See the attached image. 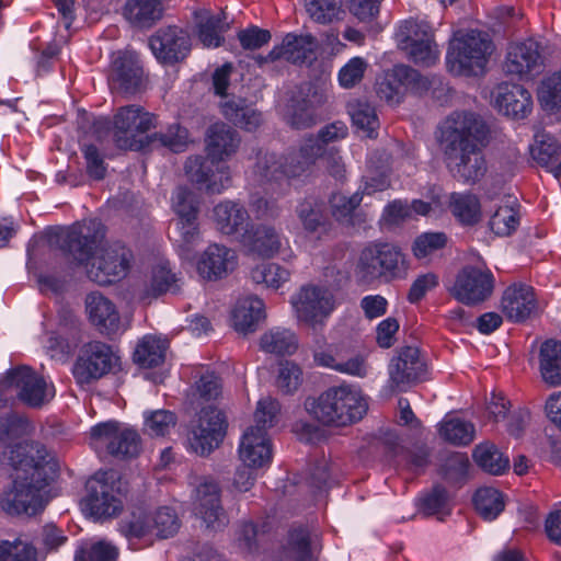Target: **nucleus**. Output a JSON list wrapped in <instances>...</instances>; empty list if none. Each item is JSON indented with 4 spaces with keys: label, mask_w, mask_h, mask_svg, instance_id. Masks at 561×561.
Listing matches in <instances>:
<instances>
[{
    "label": "nucleus",
    "mask_w": 561,
    "mask_h": 561,
    "mask_svg": "<svg viewBox=\"0 0 561 561\" xmlns=\"http://www.w3.org/2000/svg\"><path fill=\"white\" fill-rule=\"evenodd\" d=\"M105 241V227L96 219L82 220L56 234V243L77 264L85 266Z\"/></svg>",
    "instance_id": "nucleus-6"
},
{
    "label": "nucleus",
    "mask_w": 561,
    "mask_h": 561,
    "mask_svg": "<svg viewBox=\"0 0 561 561\" xmlns=\"http://www.w3.org/2000/svg\"><path fill=\"white\" fill-rule=\"evenodd\" d=\"M198 25V38L205 47H219L224 42L222 34L229 27V24L224 21L226 14L221 11L217 15H211L208 11L204 10L196 14Z\"/></svg>",
    "instance_id": "nucleus-40"
},
{
    "label": "nucleus",
    "mask_w": 561,
    "mask_h": 561,
    "mask_svg": "<svg viewBox=\"0 0 561 561\" xmlns=\"http://www.w3.org/2000/svg\"><path fill=\"white\" fill-rule=\"evenodd\" d=\"M216 229L225 236H240L251 226L250 215L245 207L233 201H224L213 209Z\"/></svg>",
    "instance_id": "nucleus-33"
},
{
    "label": "nucleus",
    "mask_w": 561,
    "mask_h": 561,
    "mask_svg": "<svg viewBox=\"0 0 561 561\" xmlns=\"http://www.w3.org/2000/svg\"><path fill=\"white\" fill-rule=\"evenodd\" d=\"M347 108L353 124L366 136L374 137V133L379 127L375 108L369 103L358 100L348 103Z\"/></svg>",
    "instance_id": "nucleus-55"
},
{
    "label": "nucleus",
    "mask_w": 561,
    "mask_h": 561,
    "mask_svg": "<svg viewBox=\"0 0 561 561\" xmlns=\"http://www.w3.org/2000/svg\"><path fill=\"white\" fill-rule=\"evenodd\" d=\"M84 510L95 518L113 517L123 508L122 481L114 470L98 472L88 482Z\"/></svg>",
    "instance_id": "nucleus-7"
},
{
    "label": "nucleus",
    "mask_w": 561,
    "mask_h": 561,
    "mask_svg": "<svg viewBox=\"0 0 561 561\" xmlns=\"http://www.w3.org/2000/svg\"><path fill=\"white\" fill-rule=\"evenodd\" d=\"M111 347L94 341L85 344L75 364L73 376L81 383H90L107 374L116 362Z\"/></svg>",
    "instance_id": "nucleus-18"
},
{
    "label": "nucleus",
    "mask_w": 561,
    "mask_h": 561,
    "mask_svg": "<svg viewBox=\"0 0 561 561\" xmlns=\"http://www.w3.org/2000/svg\"><path fill=\"white\" fill-rule=\"evenodd\" d=\"M309 413L324 425L347 426L363 419L368 410L362 390L351 385L334 386L307 402Z\"/></svg>",
    "instance_id": "nucleus-1"
},
{
    "label": "nucleus",
    "mask_w": 561,
    "mask_h": 561,
    "mask_svg": "<svg viewBox=\"0 0 561 561\" xmlns=\"http://www.w3.org/2000/svg\"><path fill=\"white\" fill-rule=\"evenodd\" d=\"M221 111L227 119L247 130H254L262 123V114L243 100L226 101L221 104Z\"/></svg>",
    "instance_id": "nucleus-44"
},
{
    "label": "nucleus",
    "mask_w": 561,
    "mask_h": 561,
    "mask_svg": "<svg viewBox=\"0 0 561 561\" xmlns=\"http://www.w3.org/2000/svg\"><path fill=\"white\" fill-rule=\"evenodd\" d=\"M264 318V302L253 296L239 299L232 311L233 328L242 334L254 332Z\"/></svg>",
    "instance_id": "nucleus-38"
},
{
    "label": "nucleus",
    "mask_w": 561,
    "mask_h": 561,
    "mask_svg": "<svg viewBox=\"0 0 561 561\" xmlns=\"http://www.w3.org/2000/svg\"><path fill=\"white\" fill-rule=\"evenodd\" d=\"M260 346L266 353L291 355L298 348V340L288 329L273 328L261 336Z\"/></svg>",
    "instance_id": "nucleus-45"
},
{
    "label": "nucleus",
    "mask_w": 561,
    "mask_h": 561,
    "mask_svg": "<svg viewBox=\"0 0 561 561\" xmlns=\"http://www.w3.org/2000/svg\"><path fill=\"white\" fill-rule=\"evenodd\" d=\"M181 279L172 271L169 261L160 260L152 267L149 283L146 286L147 297H158L168 291L175 293L180 289Z\"/></svg>",
    "instance_id": "nucleus-41"
},
{
    "label": "nucleus",
    "mask_w": 561,
    "mask_h": 561,
    "mask_svg": "<svg viewBox=\"0 0 561 561\" xmlns=\"http://www.w3.org/2000/svg\"><path fill=\"white\" fill-rule=\"evenodd\" d=\"M142 81V68L134 51H121L112 62L111 88L122 93H134Z\"/></svg>",
    "instance_id": "nucleus-27"
},
{
    "label": "nucleus",
    "mask_w": 561,
    "mask_h": 561,
    "mask_svg": "<svg viewBox=\"0 0 561 561\" xmlns=\"http://www.w3.org/2000/svg\"><path fill=\"white\" fill-rule=\"evenodd\" d=\"M390 388L404 391L408 387L422 380L426 364L417 347H401L388 366Z\"/></svg>",
    "instance_id": "nucleus-20"
},
{
    "label": "nucleus",
    "mask_w": 561,
    "mask_h": 561,
    "mask_svg": "<svg viewBox=\"0 0 561 561\" xmlns=\"http://www.w3.org/2000/svg\"><path fill=\"white\" fill-rule=\"evenodd\" d=\"M493 100L499 111L513 119L527 117L533 108L531 95L520 84H499L493 91Z\"/></svg>",
    "instance_id": "nucleus-28"
},
{
    "label": "nucleus",
    "mask_w": 561,
    "mask_h": 561,
    "mask_svg": "<svg viewBox=\"0 0 561 561\" xmlns=\"http://www.w3.org/2000/svg\"><path fill=\"white\" fill-rule=\"evenodd\" d=\"M322 154L323 146L318 140L312 136L305 138L298 150L284 156L287 178L301 176Z\"/></svg>",
    "instance_id": "nucleus-36"
},
{
    "label": "nucleus",
    "mask_w": 561,
    "mask_h": 561,
    "mask_svg": "<svg viewBox=\"0 0 561 561\" xmlns=\"http://www.w3.org/2000/svg\"><path fill=\"white\" fill-rule=\"evenodd\" d=\"M168 341L157 336H145L137 345L134 358L144 367H153L164 359Z\"/></svg>",
    "instance_id": "nucleus-49"
},
{
    "label": "nucleus",
    "mask_w": 561,
    "mask_h": 561,
    "mask_svg": "<svg viewBox=\"0 0 561 561\" xmlns=\"http://www.w3.org/2000/svg\"><path fill=\"white\" fill-rule=\"evenodd\" d=\"M488 127L473 113L454 112L438 128V142L443 156L457 150L482 145L486 140Z\"/></svg>",
    "instance_id": "nucleus-4"
},
{
    "label": "nucleus",
    "mask_w": 561,
    "mask_h": 561,
    "mask_svg": "<svg viewBox=\"0 0 561 561\" xmlns=\"http://www.w3.org/2000/svg\"><path fill=\"white\" fill-rule=\"evenodd\" d=\"M163 0H127L122 9L124 19L137 28H149L162 18Z\"/></svg>",
    "instance_id": "nucleus-37"
},
{
    "label": "nucleus",
    "mask_w": 561,
    "mask_h": 561,
    "mask_svg": "<svg viewBox=\"0 0 561 561\" xmlns=\"http://www.w3.org/2000/svg\"><path fill=\"white\" fill-rule=\"evenodd\" d=\"M7 383L27 407L38 409L55 397V387L28 366H20L7 374Z\"/></svg>",
    "instance_id": "nucleus-15"
},
{
    "label": "nucleus",
    "mask_w": 561,
    "mask_h": 561,
    "mask_svg": "<svg viewBox=\"0 0 561 561\" xmlns=\"http://www.w3.org/2000/svg\"><path fill=\"white\" fill-rule=\"evenodd\" d=\"M492 53V42L480 31L457 32L447 51V67L455 76H479Z\"/></svg>",
    "instance_id": "nucleus-3"
},
{
    "label": "nucleus",
    "mask_w": 561,
    "mask_h": 561,
    "mask_svg": "<svg viewBox=\"0 0 561 561\" xmlns=\"http://www.w3.org/2000/svg\"><path fill=\"white\" fill-rule=\"evenodd\" d=\"M133 262V253L124 244L114 242L99 249L88 264L85 274L99 285H110L127 276Z\"/></svg>",
    "instance_id": "nucleus-8"
},
{
    "label": "nucleus",
    "mask_w": 561,
    "mask_h": 561,
    "mask_svg": "<svg viewBox=\"0 0 561 561\" xmlns=\"http://www.w3.org/2000/svg\"><path fill=\"white\" fill-rule=\"evenodd\" d=\"M444 160L453 176L468 184L480 181L486 172V162L479 145L444 156Z\"/></svg>",
    "instance_id": "nucleus-26"
},
{
    "label": "nucleus",
    "mask_w": 561,
    "mask_h": 561,
    "mask_svg": "<svg viewBox=\"0 0 561 561\" xmlns=\"http://www.w3.org/2000/svg\"><path fill=\"white\" fill-rule=\"evenodd\" d=\"M530 153L534 160L545 165L552 172V167L560 160V146L549 134L539 131L535 135L534 144L530 146Z\"/></svg>",
    "instance_id": "nucleus-53"
},
{
    "label": "nucleus",
    "mask_w": 561,
    "mask_h": 561,
    "mask_svg": "<svg viewBox=\"0 0 561 561\" xmlns=\"http://www.w3.org/2000/svg\"><path fill=\"white\" fill-rule=\"evenodd\" d=\"M91 445L96 451H107L121 458L135 457L140 450L136 431L116 421L100 423L91 428Z\"/></svg>",
    "instance_id": "nucleus-10"
},
{
    "label": "nucleus",
    "mask_w": 561,
    "mask_h": 561,
    "mask_svg": "<svg viewBox=\"0 0 561 561\" xmlns=\"http://www.w3.org/2000/svg\"><path fill=\"white\" fill-rule=\"evenodd\" d=\"M538 100L546 111L561 108V71L542 80L538 89Z\"/></svg>",
    "instance_id": "nucleus-62"
},
{
    "label": "nucleus",
    "mask_w": 561,
    "mask_h": 561,
    "mask_svg": "<svg viewBox=\"0 0 561 561\" xmlns=\"http://www.w3.org/2000/svg\"><path fill=\"white\" fill-rule=\"evenodd\" d=\"M404 270V255L390 243L371 244L365 248L357 264L358 277L370 283L382 276H397Z\"/></svg>",
    "instance_id": "nucleus-9"
},
{
    "label": "nucleus",
    "mask_w": 561,
    "mask_h": 561,
    "mask_svg": "<svg viewBox=\"0 0 561 561\" xmlns=\"http://www.w3.org/2000/svg\"><path fill=\"white\" fill-rule=\"evenodd\" d=\"M473 458L483 470L492 474H501L510 467V459L491 443L476 446Z\"/></svg>",
    "instance_id": "nucleus-48"
},
{
    "label": "nucleus",
    "mask_w": 561,
    "mask_h": 561,
    "mask_svg": "<svg viewBox=\"0 0 561 561\" xmlns=\"http://www.w3.org/2000/svg\"><path fill=\"white\" fill-rule=\"evenodd\" d=\"M238 265L234 250L220 244L210 243L199 255L197 273L206 280H218L232 273Z\"/></svg>",
    "instance_id": "nucleus-25"
},
{
    "label": "nucleus",
    "mask_w": 561,
    "mask_h": 561,
    "mask_svg": "<svg viewBox=\"0 0 561 561\" xmlns=\"http://www.w3.org/2000/svg\"><path fill=\"white\" fill-rule=\"evenodd\" d=\"M172 208L176 219H196L198 218V201L195 194L183 186L175 190L172 196Z\"/></svg>",
    "instance_id": "nucleus-63"
},
{
    "label": "nucleus",
    "mask_w": 561,
    "mask_h": 561,
    "mask_svg": "<svg viewBox=\"0 0 561 561\" xmlns=\"http://www.w3.org/2000/svg\"><path fill=\"white\" fill-rule=\"evenodd\" d=\"M0 561H37V550L21 538L13 541L1 540Z\"/></svg>",
    "instance_id": "nucleus-60"
},
{
    "label": "nucleus",
    "mask_w": 561,
    "mask_h": 561,
    "mask_svg": "<svg viewBox=\"0 0 561 561\" xmlns=\"http://www.w3.org/2000/svg\"><path fill=\"white\" fill-rule=\"evenodd\" d=\"M448 208L455 218L462 225L472 226L481 219V204L474 194H450Z\"/></svg>",
    "instance_id": "nucleus-43"
},
{
    "label": "nucleus",
    "mask_w": 561,
    "mask_h": 561,
    "mask_svg": "<svg viewBox=\"0 0 561 561\" xmlns=\"http://www.w3.org/2000/svg\"><path fill=\"white\" fill-rule=\"evenodd\" d=\"M1 463L10 467L12 472L23 471L34 474L44 471V467L51 466L53 474H57V463L50 458L46 447L38 442L23 440L8 444L3 447Z\"/></svg>",
    "instance_id": "nucleus-14"
},
{
    "label": "nucleus",
    "mask_w": 561,
    "mask_h": 561,
    "mask_svg": "<svg viewBox=\"0 0 561 561\" xmlns=\"http://www.w3.org/2000/svg\"><path fill=\"white\" fill-rule=\"evenodd\" d=\"M253 283L277 290L290 278V272L277 263H262L251 270Z\"/></svg>",
    "instance_id": "nucleus-51"
},
{
    "label": "nucleus",
    "mask_w": 561,
    "mask_h": 561,
    "mask_svg": "<svg viewBox=\"0 0 561 561\" xmlns=\"http://www.w3.org/2000/svg\"><path fill=\"white\" fill-rule=\"evenodd\" d=\"M220 494L219 483L211 477H203L193 494L196 515L202 518L207 528L213 530H218L228 523Z\"/></svg>",
    "instance_id": "nucleus-17"
},
{
    "label": "nucleus",
    "mask_w": 561,
    "mask_h": 561,
    "mask_svg": "<svg viewBox=\"0 0 561 561\" xmlns=\"http://www.w3.org/2000/svg\"><path fill=\"white\" fill-rule=\"evenodd\" d=\"M149 47L158 60L174 64L183 60L191 50V42L186 32L178 26L159 28L150 38Z\"/></svg>",
    "instance_id": "nucleus-22"
},
{
    "label": "nucleus",
    "mask_w": 561,
    "mask_h": 561,
    "mask_svg": "<svg viewBox=\"0 0 561 561\" xmlns=\"http://www.w3.org/2000/svg\"><path fill=\"white\" fill-rule=\"evenodd\" d=\"M317 549V535H311L307 528L299 527L289 533L286 557L290 561H316Z\"/></svg>",
    "instance_id": "nucleus-42"
},
{
    "label": "nucleus",
    "mask_w": 561,
    "mask_h": 561,
    "mask_svg": "<svg viewBox=\"0 0 561 561\" xmlns=\"http://www.w3.org/2000/svg\"><path fill=\"white\" fill-rule=\"evenodd\" d=\"M43 470L34 474L11 472L0 492V511L9 516H33L43 511L42 491L56 477L51 466Z\"/></svg>",
    "instance_id": "nucleus-2"
},
{
    "label": "nucleus",
    "mask_w": 561,
    "mask_h": 561,
    "mask_svg": "<svg viewBox=\"0 0 561 561\" xmlns=\"http://www.w3.org/2000/svg\"><path fill=\"white\" fill-rule=\"evenodd\" d=\"M151 518L154 538H169L180 528L178 514L172 507H159L151 513Z\"/></svg>",
    "instance_id": "nucleus-61"
},
{
    "label": "nucleus",
    "mask_w": 561,
    "mask_h": 561,
    "mask_svg": "<svg viewBox=\"0 0 561 561\" xmlns=\"http://www.w3.org/2000/svg\"><path fill=\"white\" fill-rule=\"evenodd\" d=\"M362 201L363 195L359 191L351 196L334 193L329 201L331 214L335 220L342 224H352L353 215Z\"/></svg>",
    "instance_id": "nucleus-56"
},
{
    "label": "nucleus",
    "mask_w": 561,
    "mask_h": 561,
    "mask_svg": "<svg viewBox=\"0 0 561 561\" xmlns=\"http://www.w3.org/2000/svg\"><path fill=\"white\" fill-rule=\"evenodd\" d=\"M542 62L539 43L529 38L508 46L504 70L507 75L524 79L538 73Z\"/></svg>",
    "instance_id": "nucleus-23"
},
{
    "label": "nucleus",
    "mask_w": 561,
    "mask_h": 561,
    "mask_svg": "<svg viewBox=\"0 0 561 561\" xmlns=\"http://www.w3.org/2000/svg\"><path fill=\"white\" fill-rule=\"evenodd\" d=\"M421 508L425 514L436 515L438 519H443L444 516L450 513V496L444 488L439 485L434 486L433 490L422 499Z\"/></svg>",
    "instance_id": "nucleus-64"
},
{
    "label": "nucleus",
    "mask_w": 561,
    "mask_h": 561,
    "mask_svg": "<svg viewBox=\"0 0 561 561\" xmlns=\"http://www.w3.org/2000/svg\"><path fill=\"white\" fill-rule=\"evenodd\" d=\"M428 88L430 81L426 77L409 66L399 65L377 83V94L380 100L394 105L401 102L407 90L422 93Z\"/></svg>",
    "instance_id": "nucleus-16"
},
{
    "label": "nucleus",
    "mask_w": 561,
    "mask_h": 561,
    "mask_svg": "<svg viewBox=\"0 0 561 561\" xmlns=\"http://www.w3.org/2000/svg\"><path fill=\"white\" fill-rule=\"evenodd\" d=\"M156 127V116L139 105L122 106L113 118V139L123 150H141L150 146L147 133Z\"/></svg>",
    "instance_id": "nucleus-5"
},
{
    "label": "nucleus",
    "mask_w": 561,
    "mask_h": 561,
    "mask_svg": "<svg viewBox=\"0 0 561 561\" xmlns=\"http://www.w3.org/2000/svg\"><path fill=\"white\" fill-rule=\"evenodd\" d=\"M291 304L298 321L313 329L322 325L335 307L331 290L317 285L301 287Z\"/></svg>",
    "instance_id": "nucleus-12"
},
{
    "label": "nucleus",
    "mask_w": 561,
    "mask_h": 561,
    "mask_svg": "<svg viewBox=\"0 0 561 561\" xmlns=\"http://www.w3.org/2000/svg\"><path fill=\"white\" fill-rule=\"evenodd\" d=\"M473 503L478 514L485 520L495 519L504 510L502 493L494 488H481L474 496Z\"/></svg>",
    "instance_id": "nucleus-52"
},
{
    "label": "nucleus",
    "mask_w": 561,
    "mask_h": 561,
    "mask_svg": "<svg viewBox=\"0 0 561 561\" xmlns=\"http://www.w3.org/2000/svg\"><path fill=\"white\" fill-rule=\"evenodd\" d=\"M85 310L90 321L102 333L114 334L121 329V317L116 306L101 293L94 291L87 296Z\"/></svg>",
    "instance_id": "nucleus-34"
},
{
    "label": "nucleus",
    "mask_w": 561,
    "mask_h": 561,
    "mask_svg": "<svg viewBox=\"0 0 561 561\" xmlns=\"http://www.w3.org/2000/svg\"><path fill=\"white\" fill-rule=\"evenodd\" d=\"M318 41L310 34L288 33L282 43L275 46L264 61L285 60L294 65H310L316 59Z\"/></svg>",
    "instance_id": "nucleus-24"
},
{
    "label": "nucleus",
    "mask_w": 561,
    "mask_h": 561,
    "mask_svg": "<svg viewBox=\"0 0 561 561\" xmlns=\"http://www.w3.org/2000/svg\"><path fill=\"white\" fill-rule=\"evenodd\" d=\"M117 548L111 542L100 540L84 542L76 551L75 561H116Z\"/></svg>",
    "instance_id": "nucleus-59"
},
{
    "label": "nucleus",
    "mask_w": 561,
    "mask_h": 561,
    "mask_svg": "<svg viewBox=\"0 0 561 561\" xmlns=\"http://www.w3.org/2000/svg\"><path fill=\"white\" fill-rule=\"evenodd\" d=\"M188 180L204 186L208 194H220L231 184L230 169L225 162H215L199 156L190 157L185 162Z\"/></svg>",
    "instance_id": "nucleus-21"
},
{
    "label": "nucleus",
    "mask_w": 561,
    "mask_h": 561,
    "mask_svg": "<svg viewBox=\"0 0 561 561\" xmlns=\"http://www.w3.org/2000/svg\"><path fill=\"white\" fill-rule=\"evenodd\" d=\"M207 158L213 164L225 162L238 150L241 138L236 129L225 123H216L209 126L206 133Z\"/></svg>",
    "instance_id": "nucleus-29"
},
{
    "label": "nucleus",
    "mask_w": 561,
    "mask_h": 561,
    "mask_svg": "<svg viewBox=\"0 0 561 561\" xmlns=\"http://www.w3.org/2000/svg\"><path fill=\"white\" fill-rule=\"evenodd\" d=\"M399 47L417 65L433 66L439 57L432 27L425 22L405 21L398 33Z\"/></svg>",
    "instance_id": "nucleus-11"
},
{
    "label": "nucleus",
    "mask_w": 561,
    "mask_h": 561,
    "mask_svg": "<svg viewBox=\"0 0 561 561\" xmlns=\"http://www.w3.org/2000/svg\"><path fill=\"white\" fill-rule=\"evenodd\" d=\"M296 214L307 232H318L325 227L327 216L323 204L314 198L300 202L296 207Z\"/></svg>",
    "instance_id": "nucleus-50"
},
{
    "label": "nucleus",
    "mask_w": 561,
    "mask_h": 561,
    "mask_svg": "<svg viewBox=\"0 0 561 561\" xmlns=\"http://www.w3.org/2000/svg\"><path fill=\"white\" fill-rule=\"evenodd\" d=\"M501 307L507 319L514 322L525 321L538 309L533 288L524 284L507 287L503 294Z\"/></svg>",
    "instance_id": "nucleus-32"
},
{
    "label": "nucleus",
    "mask_w": 561,
    "mask_h": 561,
    "mask_svg": "<svg viewBox=\"0 0 561 561\" xmlns=\"http://www.w3.org/2000/svg\"><path fill=\"white\" fill-rule=\"evenodd\" d=\"M121 531L128 539H147L154 538L152 528L151 513L141 508L133 511L129 516L121 522Z\"/></svg>",
    "instance_id": "nucleus-47"
},
{
    "label": "nucleus",
    "mask_w": 561,
    "mask_h": 561,
    "mask_svg": "<svg viewBox=\"0 0 561 561\" xmlns=\"http://www.w3.org/2000/svg\"><path fill=\"white\" fill-rule=\"evenodd\" d=\"M486 199L496 201V209L489 220L490 229L500 237L511 236L519 226L518 201L514 195L488 191Z\"/></svg>",
    "instance_id": "nucleus-30"
},
{
    "label": "nucleus",
    "mask_w": 561,
    "mask_h": 561,
    "mask_svg": "<svg viewBox=\"0 0 561 561\" xmlns=\"http://www.w3.org/2000/svg\"><path fill=\"white\" fill-rule=\"evenodd\" d=\"M240 236V243L257 256L272 259L276 256L283 247V237L273 226L257 225L250 226Z\"/></svg>",
    "instance_id": "nucleus-31"
},
{
    "label": "nucleus",
    "mask_w": 561,
    "mask_h": 561,
    "mask_svg": "<svg viewBox=\"0 0 561 561\" xmlns=\"http://www.w3.org/2000/svg\"><path fill=\"white\" fill-rule=\"evenodd\" d=\"M440 437L456 446L469 445L476 435L474 425L459 417H445L438 428Z\"/></svg>",
    "instance_id": "nucleus-46"
},
{
    "label": "nucleus",
    "mask_w": 561,
    "mask_h": 561,
    "mask_svg": "<svg viewBox=\"0 0 561 561\" xmlns=\"http://www.w3.org/2000/svg\"><path fill=\"white\" fill-rule=\"evenodd\" d=\"M150 146L159 144L173 152H182L186 149L190 138L186 128L179 124L171 125L165 131L150 135Z\"/></svg>",
    "instance_id": "nucleus-58"
},
{
    "label": "nucleus",
    "mask_w": 561,
    "mask_h": 561,
    "mask_svg": "<svg viewBox=\"0 0 561 561\" xmlns=\"http://www.w3.org/2000/svg\"><path fill=\"white\" fill-rule=\"evenodd\" d=\"M305 7L309 16L321 24L340 20L343 14L341 0H305Z\"/></svg>",
    "instance_id": "nucleus-57"
},
{
    "label": "nucleus",
    "mask_w": 561,
    "mask_h": 561,
    "mask_svg": "<svg viewBox=\"0 0 561 561\" xmlns=\"http://www.w3.org/2000/svg\"><path fill=\"white\" fill-rule=\"evenodd\" d=\"M254 173L262 182L279 181L287 178L284 156L274 152L260 153Z\"/></svg>",
    "instance_id": "nucleus-54"
},
{
    "label": "nucleus",
    "mask_w": 561,
    "mask_h": 561,
    "mask_svg": "<svg viewBox=\"0 0 561 561\" xmlns=\"http://www.w3.org/2000/svg\"><path fill=\"white\" fill-rule=\"evenodd\" d=\"M239 456L247 467L259 469L268 466L272 461V447L267 434L249 427L242 436Z\"/></svg>",
    "instance_id": "nucleus-35"
},
{
    "label": "nucleus",
    "mask_w": 561,
    "mask_h": 561,
    "mask_svg": "<svg viewBox=\"0 0 561 561\" xmlns=\"http://www.w3.org/2000/svg\"><path fill=\"white\" fill-rule=\"evenodd\" d=\"M493 290V275L489 270L463 267L457 275L450 294L459 302L474 306L484 301Z\"/></svg>",
    "instance_id": "nucleus-19"
},
{
    "label": "nucleus",
    "mask_w": 561,
    "mask_h": 561,
    "mask_svg": "<svg viewBox=\"0 0 561 561\" xmlns=\"http://www.w3.org/2000/svg\"><path fill=\"white\" fill-rule=\"evenodd\" d=\"M226 428L227 420L222 411L214 405L203 408L187 435L190 448L201 456L208 455L219 446Z\"/></svg>",
    "instance_id": "nucleus-13"
},
{
    "label": "nucleus",
    "mask_w": 561,
    "mask_h": 561,
    "mask_svg": "<svg viewBox=\"0 0 561 561\" xmlns=\"http://www.w3.org/2000/svg\"><path fill=\"white\" fill-rule=\"evenodd\" d=\"M539 369L546 383L551 387L561 386V342L548 340L541 344Z\"/></svg>",
    "instance_id": "nucleus-39"
}]
</instances>
